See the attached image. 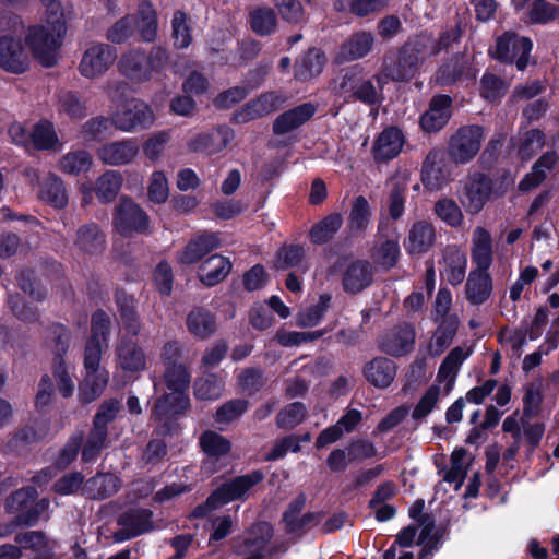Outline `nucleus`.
Masks as SVG:
<instances>
[{"instance_id": "obj_20", "label": "nucleus", "mask_w": 559, "mask_h": 559, "mask_svg": "<svg viewBox=\"0 0 559 559\" xmlns=\"http://www.w3.org/2000/svg\"><path fill=\"white\" fill-rule=\"evenodd\" d=\"M404 143L405 136L399 128H385L374 140L372 146L374 159L386 162L395 158L401 153Z\"/></svg>"}, {"instance_id": "obj_55", "label": "nucleus", "mask_w": 559, "mask_h": 559, "mask_svg": "<svg viewBox=\"0 0 559 559\" xmlns=\"http://www.w3.org/2000/svg\"><path fill=\"white\" fill-rule=\"evenodd\" d=\"M390 0H337L334 7L342 11L349 8L350 12L358 16L381 11Z\"/></svg>"}, {"instance_id": "obj_30", "label": "nucleus", "mask_w": 559, "mask_h": 559, "mask_svg": "<svg viewBox=\"0 0 559 559\" xmlns=\"http://www.w3.org/2000/svg\"><path fill=\"white\" fill-rule=\"evenodd\" d=\"M472 260L476 270L487 271L492 263V239L487 229L476 227L472 237Z\"/></svg>"}, {"instance_id": "obj_51", "label": "nucleus", "mask_w": 559, "mask_h": 559, "mask_svg": "<svg viewBox=\"0 0 559 559\" xmlns=\"http://www.w3.org/2000/svg\"><path fill=\"white\" fill-rule=\"evenodd\" d=\"M467 472L466 451L456 449L451 454V466L445 471L443 480L454 484L455 490L460 489Z\"/></svg>"}, {"instance_id": "obj_38", "label": "nucleus", "mask_w": 559, "mask_h": 559, "mask_svg": "<svg viewBox=\"0 0 559 559\" xmlns=\"http://www.w3.org/2000/svg\"><path fill=\"white\" fill-rule=\"evenodd\" d=\"M187 328L195 337L207 338L216 330L215 318L205 309H194L187 317Z\"/></svg>"}, {"instance_id": "obj_53", "label": "nucleus", "mask_w": 559, "mask_h": 559, "mask_svg": "<svg viewBox=\"0 0 559 559\" xmlns=\"http://www.w3.org/2000/svg\"><path fill=\"white\" fill-rule=\"evenodd\" d=\"M370 219L371 209L369 202L364 197H357L349 213L348 227L355 231H362L369 226Z\"/></svg>"}, {"instance_id": "obj_61", "label": "nucleus", "mask_w": 559, "mask_h": 559, "mask_svg": "<svg viewBox=\"0 0 559 559\" xmlns=\"http://www.w3.org/2000/svg\"><path fill=\"white\" fill-rule=\"evenodd\" d=\"M559 17V7L545 0H535L527 14V23L546 24Z\"/></svg>"}, {"instance_id": "obj_1", "label": "nucleus", "mask_w": 559, "mask_h": 559, "mask_svg": "<svg viewBox=\"0 0 559 559\" xmlns=\"http://www.w3.org/2000/svg\"><path fill=\"white\" fill-rule=\"evenodd\" d=\"M109 317L97 311L92 317V334L84 352L85 374L79 384L78 399L83 404L97 400L105 391L109 372L100 367V357L108 346Z\"/></svg>"}, {"instance_id": "obj_3", "label": "nucleus", "mask_w": 559, "mask_h": 559, "mask_svg": "<svg viewBox=\"0 0 559 559\" xmlns=\"http://www.w3.org/2000/svg\"><path fill=\"white\" fill-rule=\"evenodd\" d=\"M165 381L171 392L157 401L153 412V416L160 421L183 413L190 405V400L185 394L190 383V376L182 365L167 367Z\"/></svg>"}, {"instance_id": "obj_44", "label": "nucleus", "mask_w": 559, "mask_h": 559, "mask_svg": "<svg viewBox=\"0 0 559 559\" xmlns=\"http://www.w3.org/2000/svg\"><path fill=\"white\" fill-rule=\"evenodd\" d=\"M373 41L374 37L371 33H356L342 46V56L347 60L360 59L369 53Z\"/></svg>"}, {"instance_id": "obj_21", "label": "nucleus", "mask_w": 559, "mask_h": 559, "mask_svg": "<svg viewBox=\"0 0 559 559\" xmlns=\"http://www.w3.org/2000/svg\"><path fill=\"white\" fill-rule=\"evenodd\" d=\"M467 258L464 251L456 246H448L440 261V274L451 285H460L466 273Z\"/></svg>"}, {"instance_id": "obj_14", "label": "nucleus", "mask_w": 559, "mask_h": 559, "mask_svg": "<svg viewBox=\"0 0 559 559\" xmlns=\"http://www.w3.org/2000/svg\"><path fill=\"white\" fill-rule=\"evenodd\" d=\"M200 447L206 454L202 469L207 474H214L222 469L224 464L221 461L230 452L231 443L219 433L207 430L200 437Z\"/></svg>"}, {"instance_id": "obj_46", "label": "nucleus", "mask_w": 559, "mask_h": 559, "mask_svg": "<svg viewBox=\"0 0 559 559\" xmlns=\"http://www.w3.org/2000/svg\"><path fill=\"white\" fill-rule=\"evenodd\" d=\"M135 27L143 40L148 43L155 40L157 36V15L150 3H143L140 7L139 15L135 16Z\"/></svg>"}, {"instance_id": "obj_9", "label": "nucleus", "mask_w": 559, "mask_h": 559, "mask_svg": "<svg viewBox=\"0 0 559 559\" xmlns=\"http://www.w3.org/2000/svg\"><path fill=\"white\" fill-rule=\"evenodd\" d=\"M338 94L345 102L359 100L367 105H374L380 100L379 90L371 79L354 69L346 72L342 78Z\"/></svg>"}, {"instance_id": "obj_29", "label": "nucleus", "mask_w": 559, "mask_h": 559, "mask_svg": "<svg viewBox=\"0 0 559 559\" xmlns=\"http://www.w3.org/2000/svg\"><path fill=\"white\" fill-rule=\"evenodd\" d=\"M492 281L487 271L473 270L465 284V296L469 304L481 305L490 296Z\"/></svg>"}, {"instance_id": "obj_17", "label": "nucleus", "mask_w": 559, "mask_h": 559, "mask_svg": "<svg viewBox=\"0 0 559 559\" xmlns=\"http://www.w3.org/2000/svg\"><path fill=\"white\" fill-rule=\"evenodd\" d=\"M436 239L432 223L420 219L411 225L403 245L409 255H423L433 248Z\"/></svg>"}, {"instance_id": "obj_28", "label": "nucleus", "mask_w": 559, "mask_h": 559, "mask_svg": "<svg viewBox=\"0 0 559 559\" xmlns=\"http://www.w3.org/2000/svg\"><path fill=\"white\" fill-rule=\"evenodd\" d=\"M117 364L126 372H140L145 369L146 358L143 349L132 341L121 340L116 349Z\"/></svg>"}, {"instance_id": "obj_37", "label": "nucleus", "mask_w": 559, "mask_h": 559, "mask_svg": "<svg viewBox=\"0 0 559 559\" xmlns=\"http://www.w3.org/2000/svg\"><path fill=\"white\" fill-rule=\"evenodd\" d=\"M371 280L372 273L369 263L357 261L353 263L344 274V289L349 293H358L369 286Z\"/></svg>"}, {"instance_id": "obj_13", "label": "nucleus", "mask_w": 559, "mask_h": 559, "mask_svg": "<svg viewBox=\"0 0 559 559\" xmlns=\"http://www.w3.org/2000/svg\"><path fill=\"white\" fill-rule=\"evenodd\" d=\"M490 179L479 173L468 176L460 195L461 203L466 211L476 214L483 210L492 195Z\"/></svg>"}, {"instance_id": "obj_15", "label": "nucleus", "mask_w": 559, "mask_h": 559, "mask_svg": "<svg viewBox=\"0 0 559 559\" xmlns=\"http://www.w3.org/2000/svg\"><path fill=\"white\" fill-rule=\"evenodd\" d=\"M97 158L109 166L131 164L139 155V145L134 139H123L104 143L96 151Z\"/></svg>"}, {"instance_id": "obj_24", "label": "nucleus", "mask_w": 559, "mask_h": 559, "mask_svg": "<svg viewBox=\"0 0 559 559\" xmlns=\"http://www.w3.org/2000/svg\"><path fill=\"white\" fill-rule=\"evenodd\" d=\"M16 544L23 550L26 559H50L52 546L41 532H26L15 536Z\"/></svg>"}, {"instance_id": "obj_34", "label": "nucleus", "mask_w": 559, "mask_h": 559, "mask_svg": "<svg viewBox=\"0 0 559 559\" xmlns=\"http://www.w3.org/2000/svg\"><path fill=\"white\" fill-rule=\"evenodd\" d=\"M364 373L374 386L388 388L395 378L396 368L391 359L379 357L365 366Z\"/></svg>"}, {"instance_id": "obj_52", "label": "nucleus", "mask_w": 559, "mask_h": 559, "mask_svg": "<svg viewBox=\"0 0 559 559\" xmlns=\"http://www.w3.org/2000/svg\"><path fill=\"white\" fill-rule=\"evenodd\" d=\"M437 154L428 155L423 168V181L431 189H439L445 183L450 174L436 162Z\"/></svg>"}, {"instance_id": "obj_12", "label": "nucleus", "mask_w": 559, "mask_h": 559, "mask_svg": "<svg viewBox=\"0 0 559 559\" xmlns=\"http://www.w3.org/2000/svg\"><path fill=\"white\" fill-rule=\"evenodd\" d=\"M123 183L122 175L117 170H106L94 183V188L90 183H81L79 192L82 194L83 205L92 202L93 190L100 203H111L118 195Z\"/></svg>"}, {"instance_id": "obj_50", "label": "nucleus", "mask_w": 559, "mask_h": 559, "mask_svg": "<svg viewBox=\"0 0 559 559\" xmlns=\"http://www.w3.org/2000/svg\"><path fill=\"white\" fill-rule=\"evenodd\" d=\"M276 25V15L270 8H257L250 13L251 29L260 36L272 34Z\"/></svg>"}, {"instance_id": "obj_5", "label": "nucleus", "mask_w": 559, "mask_h": 559, "mask_svg": "<svg viewBox=\"0 0 559 559\" xmlns=\"http://www.w3.org/2000/svg\"><path fill=\"white\" fill-rule=\"evenodd\" d=\"M168 60V52L162 47L152 48L148 55L130 50L120 57L118 70L126 78L141 83L151 80L154 74H159Z\"/></svg>"}, {"instance_id": "obj_56", "label": "nucleus", "mask_w": 559, "mask_h": 559, "mask_svg": "<svg viewBox=\"0 0 559 559\" xmlns=\"http://www.w3.org/2000/svg\"><path fill=\"white\" fill-rule=\"evenodd\" d=\"M148 200L155 204H163L169 198V183L163 170H154L147 182Z\"/></svg>"}, {"instance_id": "obj_2", "label": "nucleus", "mask_w": 559, "mask_h": 559, "mask_svg": "<svg viewBox=\"0 0 559 559\" xmlns=\"http://www.w3.org/2000/svg\"><path fill=\"white\" fill-rule=\"evenodd\" d=\"M53 17L45 23L27 28L25 41L34 59L43 67L51 68L57 64L59 51L67 33V25L58 9L49 7Z\"/></svg>"}, {"instance_id": "obj_57", "label": "nucleus", "mask_w": 559, "mask_h": 559, "mask_svg": "<svg viewBox=\"0 0 559 559\" xmlns=\"http://www.w3.org/2000/svg\"><path fill=\"white\" fill-rule=\"evenodd\" d=\"M324 56L316 49L309 50L297 64L296 75L302 80L318 75L324 67Z\"/></svg>"}, {"instance_id": "obj_41", "label": "nucleus", "mask_w": 559, "mask_h": 559, "mask_svg": "<svg viewBox=\"0 0 559 559\" xmlns=\"http://www.w3.org/2000/svg\"><path fill=\"white\" fill-rule=\"evenodd\" d=\"M457 324V318L454 316L442 320L429 344V353L432 356H439L451 344L456 333Z\"/></svg>"}, {"instance_id": "obj_19", "label": "nucleus", "mask_w": 559, "mask_h": 559, "mask_svg": "<svg viewBox=\"0 0 559 559\" xmlns=\"http://www.w3.org/2000/svg\"><path fill=\"white\" fill-rule=\"evenodd\" d=\"M285 102V97L275 92H267L258 98L248 103L240 111H238L234 120L238 123L266 116L277 110Z\"/></svg>"}, {"instance_id": "obj_42", "label": "nucleus", "mask_w": 559, "mask_h": 559, "mask_svg": "<svg viewBox=\"0 0 559 559\" xmlns=\"http://www.w3.org/2000/svg\"><path fill=\"white\" fill-rule=\"evenodd\" d=\"M92 155L85 150L68 152L58 162L59 169L71 176L87 173L92 168Z\"/></svg>"}, {"instance_id": "obj_16", "label": "nucleus", "mask_w": 559, "mask_h": 559, "mask_svg": "<svg viewBox=\"0 0 559 559\" xmlns=\"http://www.w3.org/2000/svg\"><path fill=\"white\" fill-rule=\"evenodd\" d=\"M153 513L147 509H132L124 512L118 524L120 530L114 535L116 542H124L153 530Z\"/></svg>"}, {"instance_id": "obj_60", "label": "nucleus", "mask_w": 559, "mask_h": 559, "mask_svg": "<svg viewBox=\"0 0 559 559\" xmlns=\"http://www.w3.org/2000/svg\"><path fill=\"white\" fill-rule=\"evenodd\" d=\"M107 437V427L94 420L93 429L88 436L87 442L82 451V457L85 462L94 460L102 448L105 445Z\"/></svg>"}, {"instance_id": "obj_22", "label": "nucleus", "mask_w": 559, "mask_h": 559, "mask_svg": "<svg viewBox=\"0 0 559 559\" xmlns=\"http://www.w3.org/2000/svg\"><path fill=\"white\" fill-rule=\"evenodd\" d=\"M273 536V528L266 522L252 525L242 536L238 552L241 555L263 557V551Z\"/></svg>"}, {"instance_id": "obj_8", "label": "nucleus", "mask_w": 559, "mask_h": 559, "mask_svg": "<svg viewBox=\"0 0 559 559\" xmlns=\"http://www.w3.org/2000/svg\"><path fill=\"white\" fill-rule=\"evenodd\" d=\"M148 216L144 210L130 198H121L115 207L112 224L122 236L141 234L148 228Z\"/></svg>"}, {"instance_id": "obj_63", "label": "nucleus", "mask_w": 559, "mask_h": 559, "mask_svg": "<svg viewBox=\"0 0 559 559\" xmlns=\"http://www.w3.org/2000/svg\"><path fill=\"white\" fill-rule=\"evenodd\" d=\"M52 374L59 393L66 399L71 397L74 392L75 383L72 373L62 359L55 362Z\"/></svg>"}, {"instance_id": "obj_62", "label": "nucleus", "mask_w": 559, "mask_h": 559, "mask_svg": "<svg viewBox=\"0 0 559 559\" xmlns=\"http://www.w3.org/2000/svg\"><path fill=\"white\" fill-rule=\"evenodd\" d=\"M436 215L445 224L457 227L463 223V213L451 199H441L435 204Z\"/></svg>"}, {"instance_id": "obj_40", "label": "nucleus", "mask_w": 559, "mask_h": 559, "mask_svg": "<svg viewBox=\"0 0 559 559\" xmlns=\"http://www.w3.org/2000/svg\"><path fill=\"white\" fill-rule=\"evenodd\" d=\"M408 183L407 171L396 173L390 180L389 212L393 219H399L404 213V193Z\"/></svg>"}, {"instance_id": "obj_18", "label": "nucleus", "mask_w": 559, "mask_h": 559, "mask_svg": "<svg viewBox=\"0 0 559 559\" xmlns=\"http://www.w3.org/2000/svg\"><path fill=\"white\" fill-rule=\"evenodd\" d=\"M0 67L8 72L22 73L28 67V55L21 38L0 37Z\"/></svg>"}, {"instance_id": "obj_25", "label": "nucleus", "mask_w": 559, "mask_h": 559, "mask_svg": "<svg viewBox=\"0 0 559 559\" xmlns=\"http://www.w3.org/2000/svg\"><path fill=\"white\" fill-rule=\"evenodd\" d=\"M415 333L409 324H401L388 332L381 347L384 352L393 356H402L408 353L414 344Z\"/></svg>"}, {"instance_id": "obj_27", "label": "nucleus", "mask_w": 559, "mask_h": 559, "mask_svg": "<svg viewBox=\"0 0 559 559\" xmlns=\"http://www.w3.org/2000/svg\"><path fill=\"white\" fill-rule=\"evenodd\" d=\"M316 110V106L311 103L301 104L280 115L273 123V130L276 134L288 133L308 121Z\"/></svg>"}, {"instance_id": "obj_32", "label": "nucleus", "mask_w": 559, "mask_h": 559, "mask_svg": "<svg viewBox=\"0 0 559 559\" xmlns=\"http://www.w3.org/2000/svg\"><path fill=\"white\" fill-rule=\"evenodd\" d=\"M558 163L556 152H546L533 165L532 170L519 183V190L527 192L539 186Z\"/></svg>"}, {"instance_id": "obj_47", "label": "nucleus", "mask_w": 559, "mask_h": 559, "mask_svg": "<svg viewBox=\"0 0 559 559\" xmlns=\"http://www.w3.org/2000/svg\"><path fill=\"white\" fill-rule=\"evenodd\" d=\"M343 217L340 213H331L317 223L310 230V239L313 243L329 241L342 227Z\"/></svg>"}, {"instance_id": "obj_49", "label": "nucleus", "mask_w": 559, "mask_h": 559, "mask_svg": "<svg viewBox=\"0 0 559 559\" xmlns=\"http://www.w3.org/2000/svg\"><path fill=\"white\" fill-rule=\"evenodd\" d=\"M217 136L221 138L223 146H226L234 138V132L228 127H219L215 132L199 134L191 140L189 146L192 151H206L209 153H213L219 150V147L213 146V142Z\"/></svg>"}, {"instance_id": "obj_23", "label": "nucleus", "mask_w": 559, "mask_h": 559, "mask_svg": "<svg viewBox=\"0 0 559 559\" xmlns=\"http://www.w3.org/2000/svg\"><path fill=\"white\" fill-rule=\"evenodd\" d=\"M452 99L447 95L435 96L428 110L420 117V126L426 132H437L449 121Z\"/></svg>"}, {"instance_id": "obj_33", "label": "nucleus", "mask_w": 559, "mask_h": 559, "mask_svg": "<svg viewBox=\"0 0 559 559\" xmlns=\"http://www.w3.org/2000/svg\"><path fill=\"white\" fill-rule=\"evenodd\" d=\"M230 261L219 254L206 259L199 267V278L206 286H214L222 282L230 272Z\"/></svg>"}, {"instance_id": "obj_31", "label": "nucleus", "mask_w": 559, "mask_h": 559, "mask_svg": "<svg viewBox=\"0 0 559 559\" xmlns=\"http://www.w3.org/2000/svg\"><path fill=\"white\" fill-rule=\"evenodd\" d=\"M38 198L55 209L68 205L69 198L63 180L55 174H48L38 190Z\"/></svg>"}, {"instance_id": "obj_64", "label": "nucleus", "mask_w": 559, "mask_h": 559, "mask_svg": "<svg viewBox=\"0 0 559 559\" xmlns=\"http://www.w3.org/2000/svg\"><path fill=\"white\" fill-rule=\"evenodd\" d=\"M330 300L329 295H321L317 305L302 310L298 314V325L304 328L317 325L329 308Z\"/></svg>"}, {"instance_id": "obj_39", "label": "nucleus", "mask_w": 559, "mask_h": 559, "mask_svg": "<svg viewBox=\"0 0 559 559\" xmlns=\"http://www.w3.org/2000/svg\"><path fill=\"white\" fill-rule=\"evenodd\" d=\"M400 257V246L396 239L379 238L371 251L374 264L382 269L393 267Z\"/></svg>"}, {"instance_id": "obj_6", "label": "nucleus", "mask_w": 559, "mask_h": 559, "mask_svg": "<svg viewBox=\"0 0 559 559\" xmlns=\"http://www.w3.org/2000/svg\"><path fill=\"white\" fill-rule=\"evenodd\" d=\"M155 119L152 107L139 98L119 102L115 104L111 111L112 126L126 133L151 128Z\"/></svg>"}, {"instance_id": "obj_58", "label": "nucleus", "mask_w": 559, "mask_h": 559, "mask_svg": "<svg viewBox=\"0 0 559 559\" xmlns=\"http://www.w3.org/2000/svg\"><path fill=\"white\" fill-rule=\"evenodd\" d=\"M307 416V408L300 402H294L285 406L277 415V426L284 429H293L301 424Z\"/></svg>"}, {"instance_id": "obj_10", "label": "nucleus", "mask_w": 559, "mask_h": 559, "mask_svg": "<svg viewBox=\"0 0 559 559\" xmlns=\"http://www.w3.org/2000/svg\"><path fill=\"white\" fill-rule=\"evenodd\" d=\"M533 43L528 37H519L513 32H506L497 38L496 47L491 51L492 56L504 62L515 61L516 68L523 71L528 61Z\"/></svg>"}, {"instance_id": "obj_54", "label": "nucleus", "mask_w": 559, "mask_h": 559, "mask_svg": "<svg viewBox=\"0 0 559 559\" xmlns=\"http://www.w3.org/2000/svg\"><path fill=\"white\" fill-rule=\"evenodd\" d=\"M58 111L71 119H82L87 115L85 102L72 92L60 94L58 98Z\"/></svg>"}, {"instance_id": "obj_11", "label": "nucleus", "mask_w": 559, "mask_h": 559, "mask_svg": "<svg viewBox=\"0 0 559 559\" xmlns=\"http://www.w3.org/2000/svg\"><path fill=\"white\" fill-rule=\"evenodd\" d=\"M483 140L484 130L481 127H462L451 136L449 154L455 163H467L479 152Z\"/></svg>"}, {"instance_id": "obj_45", "label": "nucleus", "mask_w": 559, "mask_h": 559, "mask_svg": "<svg viewBox=\"0 0 559 559\" xmlns=\"http://www.w3.org/2000/svg\"><path fill=\"white\" fill-rule=\"evenodd\" d=\"M171 39L178 49H186L192 43L190 17L183 11H176L171 19Z\"/></svg>"}, {"instance_id": "obj_59", "label": "nucleus", "mask_w": 559, "mask_h": 559, "mask_svg": "<svg viewBox=\"0 0 559 559\" xmlns=\"http://www.w3.org/2000/svg\"><path fill=\"white\" fill-rule=\"evenodd\" d=\"M223 390V381L214 374L202 378L194 383V395L198 400H216L222 395Z\"/></svg>"}, {"instance_id": "obj_43", "label": "nucleus", "mask_w": 559, "mask_h": 559, "mask_svg": "<svg viewBox=\"0 0 559 559\" xmlns=\"http://www.w3.org/2000/svg\"><path fill=\"white\" fill-rule=\"evenodd\" d=\"M120 487L119 478L110 473L99 474L91 478L84 489L88 497L94 499H104L118 491Z\"/></svg>"}, {"instance_id": "obj_4", "label": "nucleus", "mask_w": 559, "mask_h": 559, "mask_svg": "<svg viewBox=\"0 0 559 559\" xmlns=\"http://www.w3.org/2000/svg\"><path fill=\"white\" fill-rule=\"evenodd\" d=\"M264 478V474L259 471H252L248 474L237 476L218 487L207 498L203 506H199L194 511V516H205L207 513L216 510L235 500H247L255 486Z\"/></svg>"}, {"instance_id": "obj_35", "label": "nucleus", "mask_w": 559, "mask_h": 559, "mask_svg": "<svg viewBox=\"0 0 559 559\" xmlns=\"http://www.w3.org/2000/svg\"><path fill=\"white\" fill-rule=\"evenodd\" d=\"M75 247L87 254H98L105 248V237L95 223L82 225L76 231Z\"/></svg>"}, {"instance_id": "obj_48", "label": "nucleus", "mask_w": 559, "mask_h": 559, "mask_svg": "<svg viewBox=\"0 0 559 559\" xmlns=\"http://www.w3.org/2000/svg\"><path fill=\"white\" fill-rule=\"evenodd\" d=\"M545 145V135L537 129L525 132L518 142L516 154L523 160H530Z\"/></svg>"}, {"instance_id": "obj_7", "label": "nucleus", "mask_w": 559, "mask_h": 559, "mask_svg": "<svg viewBox=\"0 0 559 559\" xmlns=\"http://www.w3.org/2000/svg\"><path fill=\"white\" fill-rule=\"evenodd\" d=\"M115 60V50L109 45L94 43L84 49L78 71L87 80H96L102 78L111 68Z\"/></svg>"}, {"instance_id": "obj_36", "label": "nucleus", "mask_w": 559, "mask_h": 559, "mask_svg": "<svg viewBox=\"0 0 559 559\" xmlns=\"http://www.w3.org/2000/svg\"><path fill=\"white\" fill-rule=\"evenodd\" d=\"M31 145L39 151L60 150L62 147L53 123L45 119L34 124L31 132Z\"/></svg>"}, {"instance_id": "obj_26", "label": "nucleus", "mask_w": 559, "mask_h": 559, "mask_svg": "<svg viewBox=\"0 0 559 559\" xmlns=\"http://www.w3.org/2000/svg\"><path fill=\"white\" fill-rule=\"evenodd\" d=\"M218 247L219 238L216 234H202L192 238L187 243L185 249L178 255V260L182 264H193Z\"/></svg>"}]
</instances>
